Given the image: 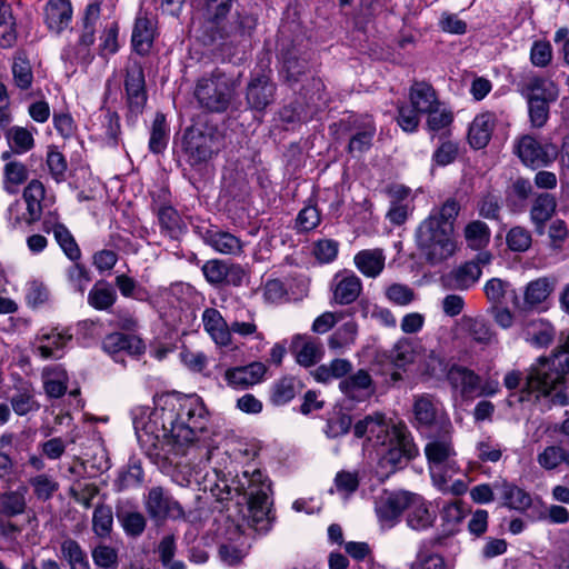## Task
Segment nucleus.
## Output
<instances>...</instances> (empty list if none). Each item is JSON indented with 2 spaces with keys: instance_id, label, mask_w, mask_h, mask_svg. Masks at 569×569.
Listing matches in <instances>:
<instances>
[{
  "instance_id": "obj_1",
  "label": "nucleus",
  "mask_w": 569,
  "mask_h": 569,
  "mask_svg": "<svg viewBox=\"0 0 569 569\" xmlns=\"http://www.w3.org/2000/svg\"><path fill=\"white\" fill-rule=\"evenodd\" d=\"M204 407L190 399L179 406L176 413L169 412L162 421L161 433H154L152 425H147L139 435L146 453L156 463L172 462L183 456L189 445L197 440L198 431L204 429Z\"/></svg>"
},
{
  "instance_id": "obj_2",
  "label": "nucleus",
  "mask_w": 569,
  "mask_h": 569,
  "mask_svg": "<svg viewBox=\"0 0 569 569\" xmlns=\"http://www.w3.org/2000/svg\"><path fill=\"white\" fill-rule=\"evenodd\" d=\"M219 502L234 501L243 521L256 531L270 529L274 517L271 515V482L260 469L244 470L231 481L220 480L211 489ZM229 510V506H227Z\"/></svg>"
},
{
  "instance_id": "obj_3",
  "label": "nucleus",
  "mask_w": 569,
  "mask_h": 569,
  "mask_svg": "<svg viewBox=\"0 0 569 569\" xmlns=\"http://www.w3.org/2000/svg\"><path fill=\"white\" fill-rule=\"evenodd\" d=\"M569 373V336L549 357H540L533 363L526 377L522 393H537V398L551 397L552 405L566 406L569 397L563 390H557L565 383V377Z\"/></svg>"
},
{
  "instance_id": "obj_4",
  "label": "nucleus",
  "mask_w": 569,
  "mask_h": 569,
  "mask_svg": "<svg viewBox=\"0 0 569 569\" xmlns=\"http://www.w3.org/2000/svg\"><path fill=\"white\" fill-rule=\"evenodd\" d=\"M224 147V136L217 126L196 123L182 136L186 161L196 169L204 168Z\"/></svg>"
},
{
  "instance_id": "obj_5",
  "label": "nucleus",
  "mask_w": 569,
  "mask_h": 569,
  "mask_svg": "<svg viewBox=\"0 0 569 569\" xmlns=\"http://www.w3.org/2000/svg\"><path fill=\"white\" fill-rule=\"evenodd\" d=\"M239 82L220 69L197 80L194 98L201 109L210 113L226 112L237 97Z\"/></svg>"
},
{
  "instance_id": "obj_6",
  "label": "nucleus",
  "mask_w": 569,
  "mask_h": 569,
  "mask_svg": "<svg viewBox=\"0 0 569 569\" xmlns=\"http://www.w3.org/2000/svg\"><path fill=\"white\" fill-rule=\"evenodd\" d=\"M452 233L447 223L441 226L435 217H428L420 223L416 232L417 246L429 263H440L453 254Z\"/></svg>"
},
{
  "instance_id": "obj_7",
  "label": "nucleus",
  "mask_w": 569,
  "mask_h": 569,
  "mask_svg": "<svg viewBox=\"0 0 569 569\" xmlns=\"http://www.w3.org/2000/svg\"><path fill=\"white\" fill-rule=\"evenodd\" d=\"M123 86L128 109L127 120L131 121L142 114L148 100L144 70L140 61L129 59L124 68Z\"/></svg>"
},
{
  "instance_id": "obj_8",
  "label": "nucleus",
  "mask_w": 569,
  "mask_h": 569,
  "mask_svg": "<svg viewBox=\"0 0 569 569\" xmlns=\"http://www.w3.org/2000/svg\"><path fill=\"white\" fill-rule=\"evenodd\" d=\"M451 432V422H442L439 433L429 436L430 440L425 447V455L431 466L432 479L441 490H445L446 479L442 476L438 477L435 469L448 465L452 457L456 456Z\"/></svg>"
},
{
  "instance_id": "obj_9",
  "label": "nucleus",
  "mask_w": 569,
  "mask_h": 569,
  "mask_svg": "<svg viewBox=\"0 0 569 569\" xmlns=\"http://www.w3.org/2000/svg\"><path fill=\"white\" fill-rule=\"evenodd\" d=\"M258 26V14L244 9L237 11L232 21L210 34V42L236 46L250 40Z\"/></svg>"
},
{
  "instance_id": "obj_10",
  "label": "nucleus",
  "mask_w": 569,
  "mask_h": 569,
  "mask_svg": "<svg viewBox=\"0 0 569 569\" xmlns=\"http://www.w3.org/2000/svg\"><path fill=\"white\" fill-rule=\"evenodd\" d=\"M144 508L151 520L162 523L167 519H186L182 506L161 486L149 489L144 498Z\"/></svg>"
},
{
  "instance_id": "obj_11",
  "label": "nucleus",
  "mask_w": 569,
  "mask_h": 569,
  "mask_svg": "<svg viewBox=\"0 0 569 569\" xmlns=\"http://www.w3.org/2000/svg\"><path fill=\"white\" fill-rule=\"evenodd\" d=\"M280 74L288 86L292 87L303 80L310 72V53L296 43L282 44L280 50Z\"/></svg>"
},
{
  "instance_id": "obj_12",
  "label": "nucleus",
  "mask_w": 569,
  "mask_h": 569,
  "mask_svg": "<svg viewBox=\"0 0 569 569\" xmlns=\"http://www.w3.org/2000/svg\"><path fill=\"white\" fill-rule=\"evenodd\" d=\"M277 84L264 71L250 76L244 89V99L252 111L262 112L276 100Z\"/></svg>"
},
{
  "instance_id": "obj_13",
  "label": "nucleus",
  "mask_w": 569,
  "mask_h": 569,
  "mask_svg": "<svg viewBox=\"0 0 569 569\" xmlns=\"http://www.w3.org/2000/svg\"><path fill=\"white\" fill-rule=\"evenodd\" d=\"M204 279L212 287L227 286L241 287L247 278V272L241 264L227 262L220 259H211L201 267Z\"/></svg>"
},
{
  "instance_id": "obj_14",
  "label": "nucleus",
  "mask_w": 569,
  "mask_h": 569,
  "mask_svg": "<svg viewBox=\"0 0 569 569\" xmlns=\"http://www.w3.org/2000/svg\"><path fill=\"white\" fill-rule=\"evenodd\" d=\"M492 254L489 251H480L476 257L458 266L447 276L448 286L455 290H468L472 288L482 274V268L491 262Z\"/></svg>"
},
{
  "instance_id": "obj_15",
  "label": "nucleus",
  "mask_w": 569,
  "mask_h": 569,
  "mask_svg": "<svg viewBox=\"0 0 569 569\" xmlns=\"http://www.w3.org/2000/svg\"><path fill=\"white\" fill-rule=\"evenodd\" d=\"M516 152L521 161L529 167H546L558 159V148L553 143L541 144L531 136H523Z\"/></svg>"
},
{
  "instance_id": "obj_16",
  "label": "nucleus",
  "mask_w": 569,
  "mask_h": 569,
  "mask_svg": "<svg viewBox=\"0 0 569 569\" xmlns=\"http://www.w3.org/2000/svg\"><path fill=\"white\" fill-rule=\"evenodd\" d=\"M413 493L408 491L383 492L376 501V512L380 521L392 527L410 506Z\"/></svg>"
},
{
  "instance_id": "obj_17",
  "label": "nucleus",
  "mask_w": 569,
  "mask_h": 569,
  "mask_svg": "<svg viewBox=\"0 0 569 569\" xmlns=\"http://www.w3.org/2000/svg\"><path fill=\"white\" fill-rule=\"evenodd\" d=\"M418 447L416 445H411L408 441L407 446L405 445L402 450L388 447L387 450L381 453L378 460L376 468L377 476L380 478V480L383 481L398 470L405 468L412 459L418 456Z\"/></svg>"
},
{
  "instance_id": "obj_18",
  "label": "nucleus",
  "mask_w": 569,
  "mask_h": 569,
  "mask_svg": "<svg viewBox=\"0 0 569 569\" xmlns=\"http://www.w3.org/2000/svg\"><path fill=\"white\" fill-rule=\"evenodd\" d=\"M347 129L351 132L348 144L350 153H363L372 146L376 134V124L371 117H350L347 121Z\"/></svg>"
},
{
  "instance_id": "obj_19",
  "label": "nucleus",
  "mask_w": 569,
  "mask_h": 569,
  "mask_svg": "<svg viewBox=\"0 0 569 569\" xmlns=\"http://www.w3.org/2000/svg\"><path fill=\"white\" fill-rule=\"evenodd\" d=\"M412 412L418 429H441V423L450 421L440 413L433 396L423 393L415 397Z\"/></svg>"
},
{
  "instance_id": "obj_20",
  "label": "nucleus",
  "mask_w": 569,
  "mask_h": 569,
  "mask_svg": "<svg viewBox=\"0 0 569 569\" xmlns=\"http://www.w3.org/2000/svg\"><path fill=\"white\" fill-rule=\"evenodd\" d=\"M557 278L553 276L540 277L530 281L523 291L521 310H539L556 290Z\"/></svg>"
},
{
  "instance_id": "obj_21",
  "label": "nucleus",
  "mask_w": 569,
  "mask_h": 569,
  "mask_svg": "<svg viewBox=\"0 0 569 569\" xmlns=\"http://www.w3.org/2000/svg\"><path fill=\"white\" fill-rule=\"evenodd\" d=\"M290 351L297 362L303 367H311L321 360L323 346L318 338L308 335H296L291 339Z\"/></svg>"
},
{
  "instance_id": "obj_22",
  "label": "nucleus",
  "mask_w": 569,
  "mask_h": 569,
  "mask_svg": "<svg viewBox=\"0 0 569 569\" xmlns=\"http://www.w3.org/2000/svg\"><path fill=\"white\" fill-rule=\"evenodd\" d=\"M197 233L203 242L223 254H238L242 251V242L234 234L217 227H197Z\"/></svg>"
},
{
  "instance_id": "obj_23",
  "label": "nucleus",
  "mask_w": 569,
  "mask_h": 569,
  "mask_svg": "<svg viewBox=\"0 0 569 569\" xmlns=\"http://www.w3.org/2000/svg\"><path fill=\"white\" fill-rule=\"evenodd\" d=\"M102 348L106 352L113 356L118 361L120 352L126 351L130 356H140L146 351V345L137 336L112 332L104 337Z\"/></svg>"
},
{
  "instance_id": "obj_24",
  "label": "nucleus",
  "mask_w": 569,
  "mask_h": 569,
  "mask_svg": "<svg viewBox=\"0 0 569 569\" xmlns=\"http://www.w3.org/2000/svg\"><path fill=\"white\" fill-rule=\"evenodd\" d=\"M497 117L491 111H486L478 114L471 122L468 131V140L472 148H485L492 136L496 127Z\"/></svg>"
},
{
  "instance_id": "obj_25",
  "label": "nucleus",
  "mask_w": 569,
  "mask_h": 569,
  "mask_svg": "<svg viewBox=\"0 0 569 569\" xmlns=\"http://www.w3.org/2000/svg\"><path fill=\"white\" fill-rule=\"evenodd\" d=\"M202 323L204 330L218 346L228 347L231 345L230 325L227 323L219 310L216 308L204 309Z\"/></svg>"
},
{
  "instance_id": "obj_26",
  "label": "nucleus",
  "mask_w": 569,
  "mask_h": 569,
  "mask_svg": "<svg viewBox=\"0 0 569 569\" xmlns=\"http://www.w3.org/2000/svg\"><path fill=\"white\" fill-rule=\"evenodd\" d=\"M448 380L455 389H459L463 398H473L482 395L480 391V377L475 371L460 366H453L448 372Z\"/></svg>"
},
{
  "instance_id": "obj_27",
  "label": "nucleus",
  "mask_w": 569,
  "mask_h": 569,
  "mask_svg": "<svg viewBox=\"0 0 569 569\" xmlns=\"http://www.w3.org/2000/svg\"><path fill=\"white\" fill-rule=\"evenodd\" d=\"M72 18V7L69 0H49L44 7V22L49 30L60 33Z\"/></svg>"
},
{
  "instance_id": "obj_28",
  "label": "nucleus",
  "mask_w": 569,
  "mask_h": 569,
  "mask_svg": "<svg viewBox=\"0 0 569 569\" xmlns=\"http://www.w3.org/2000/svg\"><path fill=\"white\" fill-rule=\"evenodd\" d=\"M496 491L503 500L502 506L518 511H526L532 505L531 496L518 486L506 480L493 482Z\"/></svg>"
},
{
  "instance_id": "obj_29",
  "label": "nucleus",
  "mask_w": 569,
  "mask_h": 569,
  "mask_svg": "<svg viewBox=\"0 0 569 569\" xmlns=\"http://www.w3.org/2000/svg\"><path fill=\"white\" fill-rule=\"evenodd\" d=\"M266 373V367L261 362H252L244 367L228 369L224 378L230 386L247 388L258 383Z\"/></svg>"
},
{
  "instance_id": "obj_30",
  "label": "nucleus",
  "mask_w": 569,
  "mask_h": 569,
  "mask_svg": "<svg viewBox=\"0 0 569 569\" xmlns=\"http://www.w3.org/2000/svg\"><path fill=\"white\" fill-rule=\"evenodd\" d=\"M556 208L557 200L551 193H540L533 200L530 209V219L539 234L543 233L546 222L552 218Z\"/></svg>"
},
{
  "instance_id": "obj_31",
  "label": "nucleus",
  "mask_w": 569,
  "mask_h": 569,
  "mask_svg": "<svg viewBox=\"0 0 569 569\" xmlns=\"http://www.w3.org/2000/svg\"><path fill=\"white\" fill-rule=\"evenodd\" d=\"M46 189L41 181L33 179L23 190V199L27 203V212L23 213V220L28 224L40 220L42 214V200L44 199Z\"/></svg>"
},
{
  "instance_id": "obj_32",
  "label": "nucleus",
  "mask_w": 569,
  "mask_h": 569,
  "mask_svg": "<svg viewBox=\"0 0 569 569\" xmlns=\"http://www.w3.org/2000/svg\"><path fill=\"white\" fill-rule=\"evenodd\" d=\"M521 94L527 99H543V101H556L559 97L558 86L541 77H531L523 82Z\"/></svg>"
},
{
  "instance_id": "obj_33",
  "label": "nucleus",
  "mask_w": 569,
  "mask_h": 569,
  "mask_svg": "<svg viewBox=\"0 0 569 569\" xmlns=\"http://www.w3.org/2000/svg\"><path fill=\"white\" fill-rule=\"evenodd\" d=\"M154 40V24L147 16H139L136 19L132 31V47L140 56H146L152 48Z\"/></svg>"
},
{
  "instance_id": "obj_34",
  "label": "nucleus",
  "mask_w": 569,
  "mask_h": 569,
  "mask_svg": "<svg viewBox=\"0 0 569 569\" xmlns=\"http://www.w3.org/2000/svg\"><path fill=\"white\" fill-rule=\"evenodd\" d=\"M523 335L528 342L543 348L553 341L556 330L550 322L543 319H531L525 321Z\"/></svg>"
},
{
  "instance_id": "obj_35",
  "label": "nucleus",
  "mask_w": 569,
  "mask_h": 569,
  "mask_svg": "<svg viewBox=\"0 0 569 569\" xmlns=\"http://www.w3.org/2000/svg\"><path fill=\"white\" fill-rule=\"evenodd\" d=\"M409 99L411 107L420 113L430 111L431 108L440 107L436 90L425 81H415L410 88Z\"/></svg>"
},
{
  "instance_id": "obj_36",
  "label": "nucleus",
  "mask_w": 569,
  "mask_h": 569,
  "mask_svg": "<svg viewBox=\"0 0 569 569\" xmlns=\"http://www.w3.org/2000/svg\"><path fill=\"white\" fill-rule=\"evenodd\" d=\"M233 0H203V18L209 24L207 36L210 39L212 31L227 24L224 19L230 13Z\"/></svg>"
},
{
  "instance_id": "obj_37",
  "label": "nucleus",
  "mask_w": 569,
  "mask_h": 569,
  "mask_svg": "<svg viewBox=\"0 0 569 569\" xmlns=\"http://www.w3.org/2000/svg\"><path fill=\"white\" fill-rule=\"evenodd\" d=\"M27 492L28 488L24 486H20L16 490L0 492V518H13L24 513Z\"/></svg>"
},
{
  "instance_id": "obj_38",
  "label": "nucleus",
  "mask_w": 569,
  "mask_h": 569,
  "mask_svg": "<svg viewBox=\"0 0 569 569\" xmlns=\"http://www.w3.org/2000/svg\"><path fill=\"white\" fill-rule=\"evenodd\" d=\"M60 557L69 569H92L84 548L72 538H66L60 543Z\"/></svg>"
},
{
  "instance_id": "obj_39",
  "label": "nucleus",
  "mask_w": 569,
  "mask_h": 569,
  "mask_svg": "<svg viewBox=\"0 0 569 569\" xmlns=\"http://www.w3.org/2000/svg\"><path fill=\"white\" fill-rule=\"evenodd\" d=\"M386 257L381 249L362 250L355 256L359 271L369 278L378 277L385 268Z\"/></svg>"
},
{
  "instance_id": "obj_40",
  "label": "nucleus",
  "mask_w": 569,
  "mask_h": 569,
  "mask_svg": "<svg viewBox=\"0 0 569 569\" xmlns=\"http://www.w3.org/2000/svg\"><path fill=\"white\" fill-rule=\"evenodd\" d=\"M71 339L72 335L68 331L58 332L53 329L51 332L39 337L41 345L38 346L37 351L43 359H59L61 355H58V351L63 349Z\"/></svg>"
},
{
  "instance_id": "obj_41",
  "label": "nucleus",
  "mask_w": 569,
  "mask_h": 569,
  "mask_svg": "<svg viewBox=\"0 0 569 569\" xmlns=\"http://www.w3.org/2000/svg\"><path fill=\"white\" fill-rule=\"evenodd\" d=\"M407 510V525L411 529L425 530L432 527L436 516L429 511L426 503L417 495H413Z\"/></svg>"
},
{
  "instance_id": "obj_42",
  "label": "nucleus",
  "mask_w": 569,
  "mask_h": 569,
  "mask_svg": "<svg viewBox=\"0 0 569 569\" xmlns=\"http://www.w3.org/2000/svg\"><path fill=\"white\" fill-rule=\"evenodd\" d=\"M158 217L161 230L171 239H178L184 231V224L178 211L168 204H162L153 209Z\"/></svg>"
},
{
  "instance_id": "obj_43",
  "label": "nucleus",
  "mask_w": 569,
  "mask_h": 569,
  "mask_svg": "<svg viewBox=\"0 0 569 569\" xmlns=\"http://www.w3.org/2000/svg\"><path fill=\"white\" fill-rule=\"evenodd\" d=\"M16 19L12 14L10 4L0 3V47L3 49L12 48L17 42Z\"/></svg>"
},
{
  "instance_id": "obj_44",
  "label": "nucleus",
  "mask_w": 569,
  "mask_h": 569,
  "mask_svg": "<svg viewBox=\"0 0 569 569\" xmlns=\"http://www.w3.org/2000/svg\"><path fill=\"white\" fill-rule=\"evenodd\" d=\"M361 290L360 279L355 274L347 276L337 283L333 291V300L339 305H350L357 300Z\"/></svg>"
},
{
  "instance_id": "obj_45",
  "label": "nucleus",
  "mask_w": 569,
  "mask_h": 569,
  "mask_svg": "<svg viewBox=\"0 0 569 569\" xmlns=\"http://www.w3.org/2000/svg\"><path fill=\"white\" fill-rule=\"evenodd\" d=\"M12 74L14 84L21 90H27L33 81V73L27 53L18 50L13 57Z\"/></svg>"
},
{
  "instance_id": "obj_46",
  "label": "nucleus",
  "mask_w": 569,
  "mask_h": 569,
  "mask_svg": "<svg viewBox=\"0 0 569 569\" xmlns=\"http://www.w3.org/2000/svg\"><path fill=\"white\" fill-rule=\"evenodd\" d=\"M302 389L300 381L292 377H284L277 381L272 387L271 402L276 406H281L289 402Z\"/></svg>"
},
{
  "instance_id": "obj_47",
  "label": "nucleus",
  "mask_w": 569,
  "mask_h": 569,
  "mask_svg": "<svg viewBox=\"0 0 569 569\" xmlns=\"http://www.w3.org/2000/svg\"><path fill=\"white\" fill-rule=\"evenodd\" d=\"M462 325L472 339L479 343L489 345L496 339L495 331L483 318L465 316Z\"/></svg>"
},
{
  "instance_id": "obj_48",
  "label": "nucleus",
  "mask_w": 569,
  "mask_h": 569,
  "mask_svg": "<svg viewBox=\"0 0 569 569\" xmlns=\"http://www.w3.org/2000/svg\"><path fill=\"white\" fill-rule=\"evenodd\" d=\"M169 141V130L166 116L158 112L153 119L150 132L149 149L153 153H161L167 148Z\"/></svg>"
},
{
  "instance_id": "obj_49",
  "label": "nucleus",
  "mask_w": 569,
  "mask_h": 569,
  "mask_svg": "<svg viewBox=\"0 0 569 569\" xmlns=\"http://www.w3.org/2000/svg\"><path fill=\"white\" fill-rule=\"evenodd\" d=\"M352 365L347 359H335L329 365L319 366L313 372V377L319 382H328L331 379H339L349 373Z\"/></svg>"
},
{
  "instance_id": "obj_50",
  "label": "nucleus",
  "mask_w": 569,
  "mask_h": 569,
  "mask_svg": "<svg viewBox=\"0 0 569 569\" xmlns=\"http://www.w3.org/2000/svg\"><path fill=\"white\" fill-rule=\"evenodd\" d=\"M100 3H89L84 10L82 18V34L80 37V44L90 47L94 42L96 24L100 19Z\"/></svg>"
},
{
  "instance_id": "obj_51",
  "label": "nucleus",
  "mask_w": 569,
  "mask_h": 569,
  "mask_svg": "<svg viewBox=\"0 0 569 569\" xmlns=\"http://www.w3.org/2000/svg\"><path fill=\"white\" fill-rule=\"evenodd\" d=\"M116 291L108 284L98 282L88 295V302L97 310H108L116 302Z\"/></svg>"
},
{
  "instance_id": "obj_52",
  "label": "nucleus",
  "mask_w": 569,
  "mask_h": 569,
  "mask_svg": "<svg viewBox=\"0 0 569 569\" xmlns=\"http://www.w3.org/2000/svg\"><path fill=\"white\" fill-rule=\"evenodd\" d=\"M34 497L40 501H48L59 490V483L51 476L40 473L29 479Z\"/></svg>"
},
{
  "instance_id": "obj_53",
  "label": "nucleus",
  "mask_w": 569,
  "mask_h": 569,
  "mask_svg": "<svg viewBox=\"0 0 569 569\" xmlns=\"http://www.w3.org/2000/svg\"><path fill=\"white\" fill-rule=\"evenodd\" d=\"M53 236L57 242L59 243L60 248L63 250V252L70 260L78 261L81 258L80 248L76 242L73 236L64 224H54Z\"/></svg>"
},
{
  "instance_id": "obj_54",
  "label": "nucleus",
  "mask_w": 569,
  "mask_h": 569,
  "mask_svg": "<svg viewBox=\"0 0 569 569\" xmlns=\"http://www.w3.org/2000/svg\"><path fill=\"white\" fill-rule=\"evenodd\" d=\"M97 569H117L119 566L118 550L109 545L98 543L91 550Z\"/></svg>"
},
{
  "instance_id": "obj_55",
  "label": "nucleus",
  "mask_w": 569,
  "mask_h": 569,
  "mask_svg": "<svg viewBox=\"0 0 569 569\" xmlns=\"http://www.w3.org/2000/svg\"><path fill=\"white\" fill-rule=\"evenodd\" d=\"M112 509L107 505H98L93 511L92 530L100 538H107L112 531Z\"/></svg>"
},
{
  "instance_id": "obj_56",
  "label": "nucleus",
  "mask_w": 569,
  "mask_h": 569,
  "mask_svg": "<svg viewBox=\"0 0 569 569\" xmlns=\"http://www.w3.org/2000/svg\"><path fill=\"white\" fill-rule=\"evenodd\" d=\"M117 517L123 528V531L129 537H140L147 527V519L139 511L118 512Z\"/></svg>"
},
{
  "instance_id": "obj_57",
  "label": "nucleus",
  "mask_w": 569,
  "mask_h": 569,
  "mask_svg": "<svg viewBox=\"0 0 569 569\" xmlns=\"http://www.w3.org/2000/svg\"><path fill=\"white\" fill-rule=\"evenodd\" d=\"M415 358L413 346L408 339H400L388 353L389 361L398 369L412 363Z\"/></svg>"
},
{
  "instance_id": "obj_58",
  "label": "nucleus",
  "mask_w": 569,
  "mask_h": 569,
  "mask_svg": "<svg viewBox=\"0 0 569 569\" xmlns=\"http://www.w3.org/2000/svg\"><path fill=\"white\" fill-rule=\"evenodd\" d=\"M465 237L469 247L480 249L489 242L490 231L485 222L477 220L467 224Z\"/></svg>"
},
{
  "instance_id": "obj_59",
  "label": "nucleus",
  "mask_w": 569,
  "mask_h": 569,
  "mask_svg": "<svg viewBox=\"0 0 569 569\" xmlns=\"http://www.w3.org/2000/svg\"><path fill=\"white\" fill-rule=\"evenodd\" d=\"M7 139L16 152H26L34 144L32 133L22 127H12L7 131Z\"/></svg>"
},
{
  "instance_id": "obj_60",
  "label": "nucleus",
  "mask_w": 569,
  "mask_h": 569,
  "mask_svg": "<svg viewBox=\"0 0 569 569\" xmlns=\"http://www.w3.org/2000/svg\"><path fill=\"white\" fill-rule=\"evenodd\" d=\"M386 298L393 305L408 306L416 300V292L412 288L403 283H391L385 290Z\"/></svg>"
},
{
  "instance_id": "obj_61",
  "label": "nucleus",
  "mask_w": 569,
  "mask_h": 569,
  "mask_svg": "<svg viewBox=\"0 0 569 569\" xmlns=\"http://www.w3.org/2000/svg\"><path fill=\"white\" fill-rule=\"evenodd\" d=\"M532 192V186L528 179L518 178L511 186V190L507 196L508 207L515 208L523 207V202L529 198Z\"/></svg>"
},
{
  "instance_id": "obj_62",
  "label": "nucleus",
  "mask_w": 569,
  "mask_h": 569,
  "mask_svg": "<svg viewBox=\"0 0 569 569\" xmlns=\"http://www.w3.org/2000/svg\"><path fill=\"white\" fill-rule=\"evenodd\" d=\"M506 241L508 248L515 252H525L527 251L532 242V237L529 230L523 227L517 226L511 228L507 236Z\"/></svg>"
},
{
  "instance_id": "obj_63",
  "label": "nucleus",
  "mask_w": 569,
  "mask_h": 569,
  "mask_svg": "<svg viewBox=\"0 0 569 569\" xmlns=\"http://www.w3.org/2000/svg\"><path fill=\"white\" fill-rule=\"evenodd\" d=\"M352 426V417L342 411L336 412L327 420L325 433L329 438H338L347 435Z\"/></svg>"
},
{
  "instance_id": "obj_64",
  "label": "nucleus",
  "mask_w": 569,
  "mask_h": 569,
  "mask_svg": "<svg viewBox=\"0 0 569 569\" xmlns=\"http://www.w3.org/2000/svg\"><path fill=\"white\" fill-rule=\"evenodd\" d=\"M553 101H543V99L527 100L530 123L535 128H542L549 119L550 103Z\"/></svg>"
}]
</instances>
